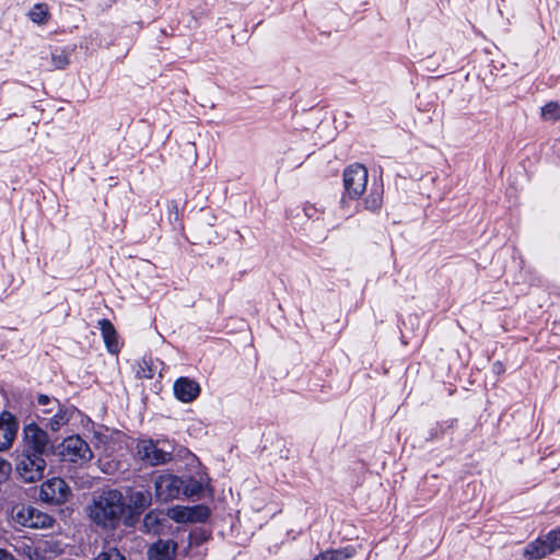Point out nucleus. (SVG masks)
I'll return each instance as SVG.
<instances>
[{"label":"nucleus","instance_id":"nucleus-17","mask_svg":"<svg viewBox=\"0 0 560 560\" xmlns=\"http://www.w3.org/2000/svg\"><path fill=\"white\" fill-rule=\"evenodd\" d=\"M63 405L65 404H61L55 397H49L47 395L40 394L37 396L36 416L38 420L42 422L43 417H48L51 412L59 409Z\"/></svg>","mask_w":560,"mask_h":560},{"label":"nucleus","instance_id":"nucleus-10","mask_svg":"<svg viewBox=\"0 0 560 560\" xmlns=\"http://www.w3.org/2000/svg\"><path fill=\"white\" fill-rule=\"evenodd\" d=\"M71 494L70 488L61 478H50L40 487V500L47 503L61 504Z\"/></svg>","mask_w":560,"mask_h":560},{"label":"nucleus","instance_id":"nucleus-22","mask_svg":"<svg viewBox=\"0 0 560 560\" xmlns=\"http://www.w3.org/2000/svg\"><path fill=\"white\" fill-rule=\"evenodd\" d=\"M15 550L27 558V560H44L40 556L38 541L34 542L30 539L20 540L15 545Z\"/></svg>","mask_w":560,"mask_h":560},{"label":"nucleus","instance_id":"nucleus-26","mask_svg":"<svg viewBox=\"0 0 560 560\" xmlns=\"http://www.w3.org/2000/svg\"><path fill=\"white\" fill-rule=\"evenodd\" d=\"M50 62L52 69H65L69 65V55L62 49H55Z\"/></svg>","mask_w":560,"mask_h":560},{"label":"nucleus","instance_id":"nucleus-18","mask_svg":"<svg viewBox=\"0 0 560 560\" xmlns=\"http://www.w3.org/2000/svg\"><path fill=\"white\" fill-rule=\"evenodd\" d=\"M357 548L352 545L345 547L327 549L317 555L313 560H348L354 557Z\"/></svg>","mask_w":560,"mask_h":560},{"label":"nucleus","instance_id":"nucleus-20","mask_svg":"<svg viewBox=\"0 0 560 560\" xmlns=\"http://www.w3.org/2000/svg\"><path fill=\"white\" fill-rule=\"evenodd\" d=\"M152 494L148 490L132 491L129 494V504L137 513H141L151 505Z\"/></svg>","mask_w":560,"mask_h":560},{"label":"nucleus","instance_id":"nucleus-14","mask_svg":"<svg viewBox=\"0 0 560 560\" xmlns=\"http://www.w3.org/2000/svg\"><path fill=\"white\" fill-rule=\"evenodd\" d=\"M177 550V544L172 539H159L151 544L147 555L150 560H173Z\"/></svg>","mask_w":560,"mask_h":560},{"label":"nucleus","instance_id":"nucleus-12","mask_svg":"<svg viewBox=\"0 0 560 560\" xmlns=\"http://www.w3.org/2000/svg\"><path fill=\"white\" fill-rule=\"evenodd\" d=\"M77 412L78 409L74 406L63 405L48 417H43L42 423L50 431L57 432L67 425Z\"/></svg>","mask_w":560,"mask_h":560},{"label":"nucleus","instance_id":"nucleus-28","mask_svg":"<svg viewBox=\"0 0 560 560\" xmlns=\"http://www.w3.org/2000/svg\"><path fill=\"white\" fill-rule=\"evenodd\" d=\"M93 560H125V557L117 548H108L100 552Z\"/></svg>","mask_w":560,"mask_h":560},{"label":"nucleus","instance_id":"nucleus-25","mask_svg":"<svg viewBox=\"0 0 560 560\" xmlns=\"http://www.w3.org/2000/svg\"><path fill=\"white\" fill-rule=\"evenodd\" d=\"M541 118L547 121L560 119V105L557 102H549L541 107Z\"/></svg>","mask_w":560,"mask_h":560},{"label":"nucleus","instance_id":"nucleus-1","mask_svg":"<svg viewBox=\"0 0 560 560\" xmlns=\"http://www.w3.org/2000/svg\"><path fill=\"white\" fill-rule=\"evenodd\" d=\"M125 511V498L116 489L104 490L88 506V514L91 521L104 529L116 528Z\"/></svg>","mask_w":560,"mask_h":560},{"label":"nucleus","instance_id":"nucleus-3","mask_svg":"<svg viewBox=\"0 0 560 560\" xmlns=\"http://www.w3.org/2000/svg\"><path fill=\"white\" fill-rule=\"evenodd\" d=\"M15 469L25 482H35L43 478L46 460L44 455L21 452L16 457Z\"/></svg>","mask_w":560,"mask_h":560},{"label":"nucleus","instance_id":"nucleus-23","mask_svg":"<svg viewBox=\"0 0 560 560\" xmlns=\"http://www.w3.org/2000/svg\"><path fill=\"white\" fill-rule=\"evenodd\" d=\"M40 556L44 560H50L51 558L59 556L63 552L61 544L56 539H44L38 541Z\"/></svg>","mask_w":560,"mask_h":560},{"label":"nucleus","instance_id":"nucleus-31","mask_svg":"<svg viewBox=\"0 0 560 560\" xmlns=\"http://www.w3.org/2000/svg\"><path fill=\"white\" fill-rule=\"evenodd\" d=\"M201 491V485L197 481H192L184 487L183 493L186 495H194Z\"/></svg>","mask_w":560,"mask_h":560},{"label":"nucleus","instance_id":"nucleus-16","mask_svg":"<svg viewBox=\"0 0 560 560\" xmlns=\"http://www.w3.org/2000/svg\"><path fill=\"white\" fill-rule=\"evenodd\" d=\"M98 328L101 330L104 343L108 352L116 354L120 350L117 331L110 320L103 318L98 320Z\"/></svg>","mask_w":560,"mask_h":560},{"label":"nucleus","instance_id":"nucleus-9","mask_svg":"<svg viewBox=\"0 0 560 560\" xmlns=\"http://www.w3.org/2000/svg\"><path fill=\"white\" fill-rule=\"evenodd\" d=\"M14 521L19 525L28 528H50L54 524V518L50 515L31 505L19 509L14 515Z\"/></svg>","mask_w":560,"mask_h":560},{"label":"nucleus","instance_id":"nucleus-2","mask_svg":"<svg viewBox=\"0 0 560 560\" xmlns=\"http://www.w3.org/2000/svg\"><path fill=\"white\" fill-rule=\"evenodd\" d=\"M138 457L150 466L170 463L175 452V443L166 436L140 439L136 445Z\"/></svg>","mask_w":560,"mask_h":560},{"label":"nucleus","instance_id":"nucleus-19","mask_svg":"<svg viewBox=\"0 0 560 560\" xmlns=\"http://www.w3.org/2000/svg\"><path fill=\"white\" fill-rule=\"evenodd\" d=\"M161 362L151 357H143L136 364V375L139 378H152Z\"/></svg>","mask_w":560,"mask_h":560},{"label":"nucleus","instance_id":"nucleus-32","mask_svg":"<svg viewBox=\"0 0 560 560\" xmlns=\"http://www.w3.org/2000/svg\"><path fill=\"white\" fill-rule=\"evenodd\" d=\"M0 560H18L12 552L4 548H0Z\"/></svg>","mask_w":560,"mask_h":560},{"label":"nucleus","instance_id":"nucleus-4","mask_svg":"<svg viewBox=\"0 0 560 560\" xmlns=\"http://www.w3.org/2000/svg\"><path fill=\"white\" fill-rule=\"evenodd\" d=\"M59 455L62 460L74 464L88 463L93 457L90 445L79 435L66 438L59 446Z\"/></svg>","mask_w":560,"mask_h":560},{"label":"nucleus","instance_id":"nucleus-30","mask_svg":"<svg viewBox=\"0 0 560 560\" xmlns=\"http://www.w3.org/2000/svg\"><path fill=\"white\" fill-rule=\"evenodd\" d=\"M11 472V464L0 456V483L4 482Z\"/></svg>","mask_w":560,"mask_h":560},{"label":"nucleus","instance_id":"nucleus-7","mask_svg":"<svg viewBox=\"0 0 560 560\" xmlns=\"http://www.w3.org/2000/svg\"><path fill=\"white\" fill-rule=\"evenodd\" d=\"M155 497L161 502L177 499L184 490L182 478L172 474H162L154 481Z\"/></svg>","mask_w":560,"mask_h":560},{"label":"nucleus","instance_id":"nucleus-6","mask_svg":"<svg viewBox=\"0 0 560 560\" xmlns=\"http://www.w3.org/2000/svg\"><path fill=\"white\" fill-rule=\"evenodd\" d=\"M22 451L44 455L50 443L47 432L32 422L23 428Z\"/></svg>","mask_w":560,"mask_h":560},{"label":"nucleus","instance_id":"nucleus-8","mask_svg":"<svg viewBox=\"0 0 560 560\" xmlns=\"http://www.w3.org/2000/svg\"><path fill=\"white\" fill-rule=\"evenodd\" d=\"M166 515L176 523H202L210 515V510L202 504L192 506L174 505L170 508Z\"/></svg>","mask_w":560,"mask_h":560},{"label":"nucleus","instance_id":"nucleus-13","mask_svg":"<svg viewBox=\"0 0 560 560\" xmlns=\"http://www.w3.org/2000/svg\"><path fill=\"white\" fill-rule=\"evenodd\" d=\"M173 389L175 397L182 402H191L200 394L199 384L188 377H179L176 380Z\"/></svg>","mask_w":560,"mask_h":560},{"label":"nucleus","instance_id":"nucleus-15","mask_svg":"<svg viewBox=\"0 0 560 560\" xmlns=\"http://www.w3.org/2000/svg\"><path fill=\"white\" fill-rule=\"evenodd\" d=\"M552 552V548L550 547L548 539L545 535L530 541L524 548L523 556L526 560H540L551 555Z\"/></svg>","mask_w":560,"mask_h":560},{"label":"nucleus","instance_id":"nucleus-21","mask_svg":"<svg viewBox=\"0 0 560 560\" xmlns=\"http://www.w3.org/2000/svg\"><path fill=\"white\" fill-rule=\"evenodd\" d=\"M383 185L373 183L370 187L369 194L364 199L365 209L370 211L378 210L383 205Z\"/></svg>","mask_w":560,"mask_h":560},{"label":"nucleus","instance_id":"nucleus-5","mask_svg":"<svg viewBox=\"0 0 560 560\" xmlns=\"http://www.w3.org/2000/svg\"><path fill=\"white\" fill-rule=\"evenodd\" d=\"M368 170L362 164H351L343 172L345 197L358 199L366 188Z\"/></svg>","mask_w":560,"mask_h":560},{"label":"nucleus","instance_id":"nucleus-27","mask_svg":"<svg viewBox=\"0 0 560 560\" xmlns=\"http://www.w3.org/2000/svg\"><path fill=\"white\" fill-rule=\"evenodd\" d=\"M28 16L34 23L43 24L47 20L48 9L45 4H35L28 12Z\"/></svg>","mask_w":560,"mask_h":560},{"label":"nucleus","instance_id":"nucleus-33","mask_svg":"<svg viewBox=\"0 0 560 560\" xmlns=\"http://www.w3.org/2000/svg\"><path fill=\"white\" fill-rule=\"evenodd\" d=\"M493 369H494V371H495V372H498V373H499V372H501V371H502L503 366H502V364H501L500 362H495V363L493 364Z\"/></svg>","mask_w":560,"mask_h":560},{"label":"nucleus","instance_id":"nucleus-29","mask_svg":"<svg viewBox=\"0 0 560 560\" xmlns=\"http://www.w3.org/2000/svg\"><path fill=\"white\" fill-rule=\"evenodd\" d=\"M546 537L553 552L560 549V527L550 530Z\"/></svg>","mask_w":560,"mask_h":560},{"label":"nucleus","instance_id":"nucleus-24","mask_svg":"<svg viewBox=\"0 0 560 560\" xmlns=\"http://www.w3.org/2000/svg\"><path fill=\"white\" fill-rule=\"evenodd\" d=\"M160 512L156 510H152L145 514L143 518V527L149 533L159 534L161 527V517Z\"/></svg>","mask_w":560,"mask_h":560},{"label":"nucleus","instance_id":"nucleus-11","mask_svg":"<svg viewBox=\"0 0 560 560\" xmlns=\"http://www.w3.org/2000/svg\"><path fill=\"white\" fill-rule=\"evenodd\" d=\"M19 431V421L15 416L9 411L0 413V452L9 450Z\"/></svg>","mask_w":560,"mask_h":560}]
</instances>
